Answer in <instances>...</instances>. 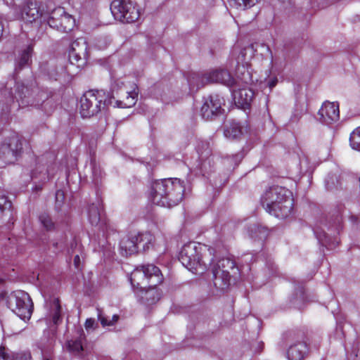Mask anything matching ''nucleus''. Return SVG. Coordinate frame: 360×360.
I'll list each match as a JSON object with an SVG mask.
<instances>
[{"instance_id": "nucleus-13", "label": "nucleus", "mask_w": 360, "mask_h": 360, "mask_svg": "<svg viewBox=\"0 0 360 360\" xmlns=\"http://www.w3.org/2000/svg\"><path fill=\"white\" fill-rule=\"evenodd\" d=\"M15 93L17 95L13 96L12 92L8 91L6 88L1 90L0 97L4 96V101L6 104V109H8V105L14 102V99H16L19 107L21 108L32 105V103H30V90L23 83H16Z\"/></svg>"}, {"instance_id": "nucleus-47", "label": "nucleus", "mask_w": 360, "mask_h": 360, "mask_svg": "<svg viewBox=\"0 0 360 360\" xmlns=\"http://www.w3.org/2000/svg\"><path fill=\"white\" fill-rule=\"evenodd\" d=\"M59 193H60V191H57L56 195H58Z\"/></svg>"}, {"instance_id": "nucleus-20", "label": "nucleus", "mask_w": 360, "mask_h": 360, "mask_svg": "<svg viewBox=\"0 0 360 360\" xmlns=\"http://www.w3.org/2000/svg\"><path fill=\"white\" fill-rule=\"evenodd\" d=\"M141 293V299L148 304H153L157 302L161 297L162 293L157 286L147 287ZM139 296V294L138 295Z\"/></svg>"}, {"instance_id": "nucleus-43", "label": "nucleus", "mask_w": 360, "mask_h": 360, "mask_svg": "<svg viewBox=\"0 0 360 360\" xmlns=\"http://www.w3.org/2000/svg\"><path fill=\"white\" fill-rule=\"evenodd\" d=\"M264 47H265L266 52L269 54V56L271 57V58H273L272 52H271L270 48L269 47V46L264 45Z\"/></svg>"}, {"instance_id": "nucleus-48", "label": "nucleus", "mask_w": 360, "mask_h": 360, "mask_svg": "<svg viewBox=\"0 0 360 360\" xmlns=\"http://www.w3.org/2000/svg\"><path fill=\"white\" fill-rule=\"evenodd\" d=\"M2 280L0 278V283H1Z\"/></svg>"}, {"instance_id": "nucleus-27", "label": "nucleus", "mask_w": 360, "mask_h": 360, "mask_svg": "<svg viewBox=\"0 0 360 360\" xmlns=\"http://www.w3.org/2000/svg\"><path fill=\"white\" fill-rule=\"evenodd\" d=\"M33 51L32 46H28L26 49H25L19 58L18 62V68L20 70L22 69L25 65L28 64V62L31 58V53Z\"/></svg>"}, {"instance_id": "nucleus-14", "label": "nucleus", "mask_w": 360, "mask_h": 360, "mask_svg": "<svg viewBox=\"0 0 360 360\" xmlns=\"http://www.w3.org/2000/svg\"><path fill=\"white\" fill-rule=\"evenodd\" d=\"M294 337L297 340L289 347L287 351V357L288 360H302L309 352L308 339L304 332L302 330L295 333Z\"/></svg>"}, {"instance_id": "nucleus-12", "label": "nucleus", "mask_w": 360, "mask_h": 360, "mask_svg": "<svg viewBox=\"0 0 360 360\" xmlns=\"http://www.w3.org/2000/svg\"><path fill=\"white\" fill-rule=\"evenodd\" d=\"M236 266L235 262L229 258H222L213 265V283L216 288L224 289L230 283V270Z\"/></svg>"}, {"instance_id": "nucleus-41", "label": "nucleus", "mask_w": 360, "mask_h": 360, "mask_svg": "<svg viewBox=\"0 0 360 360\" xmlns=\"http://www.w3.org/2000/svg\"><path fill=\"white\" fill-rule=\"evenodd\" d=\"M277 79L276 78H274V79L271 80L269 83V87L271 89L273 87H274L276 84H277Z\"/></svg>"}, {"instance_id": "nucleus-38", "label": "nucleus", "mask_w": 360, "mask_h": 360, "mask_svg": "<svg viewBox=\"0 0 360 360\" xmlns=\"http://www.w3.org/2000/svg\"><path fill=\"white\" fill-rule=\"evenodd\" d=\"M98 318H99L101 323L102 324L103 326H112V322L108 321L106 318L103 317L101 315H99Z\"/></svg>"}, {"instance_id": "nucleus-26", "label": "nucleus", "mask_w": 360, "mask_h": 360, "mask_svg": "<svg viewBox=\"0 0 360 360\" xmlns=\"http://www.w3.org/2000/svg\"><path fill=\"white\" fill-rule=\"evenodd\" d=\"M39 219L41 225L46 231H51L55 230V223L52 221L50 215L46 212L41 213L39 217Z\"/></svg>"}, {"instance_id": "nucleus-21", "label": "nucleus", "mask_w": 360, "mask_h": 360, "mask_svg": "<svg viewBox=\"0 0 360 360\" xmlns=\"http://www.w3.org/2000/svg\"><path fill=\"white\" fill-rule=\"evenodd\" d=\"M88 44L84 38H78L70 45V50L77 52L82 56H88Z\"/></svg>"}, {"instance_id": "nucleus-31", "label": "nucleus", "mask_w": 360, "mask_h": 360, "mask_svg": "<svg viewBox=\"0 0 360 360\" xmlns=\"http://www.w3.org/2000/svg\"><path fill=\"white\" fill-rule=\"evenodd\" d=\"M244 70L243 72H241V76L239 75L240 74V67L238 66L236 70V74L237 77L242 81L244 84H249L252 82L251 74L248 70V68H245L243 67Z\"/></svg>"}, {"instance_id": "nucleus-11", "label": "nucleus", "mask_w": 360, "mask_h": 360, "mask_svg": "<svg viewBox=\"0 0 360 360\" xmlns=\"http://www.w3.org/2000/svg\"><path fill=\"white\" fill-rule=\"evenodd\" d=\"M45 20L50 27L62 32L68 33L75 26V18L61 6L53 8L47 14Z\"/></svg>"}, {"instance_id": "nucleus-24", "label": "nucleus", "mask_w": 360, "mask_h": 360, "mask_svg": "<svg viewBox=\"0 0 360 360\" xmlns=\"http://www.w3.org/2000/svg\"><path fill=\"white\" fill-rule=\"evenodd\" d=\"M214 115L221 112L222 98L217 94L210 95L208 98Z\"/></svg>"}, {"instance_id": "nucleus-1", "label": "nucleus", "mask_w": 360, "mask_h": 360, "mask_svg": "<svg viewBox=\"0 0 360 360\" xmlns=\"http://www.w3.org/2000/svg\"><path fill=\"white\" fill-rule=\"evenodd\" d=\"M185 186L178 178H168L152 183L149 199L154 205L171 207L177 205L184 198Z\"/></svg>"}, {"instance_id": "nucleus-8", "label": "nucleus", "mask_w": 360, "mask_h": 360, "mask_svg": "<svg viewBox=\"0 0 360 360\" xmlns=\"http://www.w3.org/2000/svg\"><path fill=\"white\" fill-rule=\"evenodd\" d=\"M136 87H129L124 82L117 79L112 87V98L115 101V106L120 108H127L134 106L138 97Z\"/></svg>"}, {"instance_id": "nucleus-30", "label": "nucleus", "mask_w": 360, "mask_h": 360, "mask_svg": "<svg viewBox=\"0 0 360 360\" xmlns=\"http://www.w3.org/2000/svg\"><path fill=\"white\" fill-rule=\"evenodd\" d=\"M201 115L203 118L206 120H209L214 115L213 111L211 108V104H210V101L208 98H207L204 103L202 104L200 109Z\"/></svg>"}, {"instance_id": "nucleus-40", "label": "nucleus", "mask_w": 360, "mask_h": 360, "mask_svg": "<svg viewBox=\"0 0 360 360\" xmlns=\"http://www.w3.org/2000/svg\"><path fill=\"white\" fill-rule=\"evenodd\" d=\"M74 265L77 269L80 268V257L78 255H75L74 257Z\"/></svg>"}, {"instance_id": "nucleus-15", "label": "nucleus", "mask_w": 360, "mask_h": 360, "mask_svg": "<svg viewBox=\"0 0 360 360\" xmlns=\"http://www.w3.org/2000/svg\"><path fill=\"white\" fill-rule=\"evenodd\" d=\"M14 312L22 320L30 319L33 311V302L29 294L21 291L15 296Z\"/></svg>"}, {"instance_id": "nucleus-2", "label": "nucleus", "mask_w": 360, "mask_h": 360, "mask_svg": "<svg viewBox=\"0 0 360 360\" xmlns=\"http://www.w3.org/2000/svg\"><path fill=\"white\" fill-rule=\"evenodd\" d=\"M215 257V250L209 245L194 243L185 244L179 255L180 262L189 271L201 274L212 265Z\"/></svg>"}, {"instance_id": "nucleus-42", "label": "nucleus", "mask_w": 360, "mask_h": 360, "mask_svg": "<svg viewBox=\"0 0 360 360\" xmlns=\"http://www.w3.org/2000/svg\"><path fill=\"white\" fill-rule=\"evenodd\" d=\"M4 32V25L1 18H0V38L2 37Z\"/></svg>"}, {"instance_id": "nucleus-3", "label": "nucleus", "mask_w": 360, "mask_h": 360, "mask_svg": "<svg viewBox=\"0 0 360 360\" xmlns=\"http://www.w3.org/2000/svg\"><path fill=\"white\" fill-rule=\"evenodd\" d=\"M261 203L270 214L285 219L292 212L294 199L290 190L283 186H273L266 190L262 196Z\"/></svg>"}, {"instance_id": "nucleus-45", "label": "nucleus", "mask_w": 360, "mask_h": 360, "mask_svg": "<svg viewBox=\"0 0 360 360\" xmlns=\"http://www.w3.org/2000/svg\"><path fill=\"white\" fill-rule=\"evenodd\" d=\"M351 219H352L353 221L356 222V221H357V217H354V216H352Z\"/></svg>"}, {"instance_id": "nucleus-36", "label": "nucleus", "mask_w": 360, "mask_h": 360, "mask_svg": "<svg viewBox=\"0 0 360 360\" xmlns=\"http://www.w3.org/2000/svg\"><path fill=\"white\" fill-rule=\"evenodd\" d=\"M11 202L5 195L0 196V211L3 212L6 208H10Z\"/></svg>"}, {"instance_id": "nucleus-9", "label": "nucleus", "mask_w": 360, "mask_h": 360, "mask_svg": "<svg viewBox=\"0 0 360 360\" xmlns=\"http://www.w3.org/2000/svg\"><path fill=\"white\" fill-rule=\"evenodd\" d=\"M110 11L115 19L123 23H132L140 17L138 5L131 0H113Z\"/></svg>"}, {"instance_id": "nucleus-29", "label": "nucleus", "mask_w": 360, "mask_h": 360, "mask_svg": "<svg viewBox=\"0 0 360 360\" xmlns=\"http://www.w3.org/2000/svg\"><path fill=\"white\" fill-rule=\"evenodd\" d=\"M225 134L226 136L236 139L242 134V127L240 124L233 123L225 130Z\"/></svg>"}, {"instance_id": "nucleus-25", "label": "nucleus", "mask_w": 360, "mask_h": 360, "mask_svg": "<svg viewBox=\"0 0 360 360\" xmlns=\"http://www.w3.org/2000/svg\"><path fill=\"white\" fill-rule=\"evenodd\" d=\"M88 217L89 222L92 225L98 224L101 219V214L98 207L96 205L91 204L89 205L88 209Z\"/></svg>"}, {"instance_id": "nucleus-46", "label": "nucleus", "mask_w": 360, "mask_h": 360, "mask_svg": "<svg viewBox=\"0 0 360 360\" xmlns=\"http://www.w3.org/2000/svg\"><path fill=\"white\" fill-rule=\"evenodd\" d=\"M43 360H51V359L49 358H44Z\"/></svg>"}, {"instance_id": "nucleus-6", "label": "nucleus", "mask_w": 360, "mask_h": 360, "mask_svg": "<svg viewBox=\"0 0 360 360\" xmlns=\"http://www.w3.org/2000/svg\"><path fill=\"white\" fill-rule=\"evenodd\" d=\"M188 83L191 89H193L195 87L200 89L208 83H221L233 88L236 84V81L229 71L215 70L205 75L192 73L188 77Z\"/></svg>"}, {"instance_id": "nucleus-7", "label": "nucleus", "mask_w": 360, "mask_h": 360, "mask_svg": "<svg viewBox=\"0 0 360 360\" xmlns=\"http://www.w3.org/2000/svg\"><path fill=\"white\" fill-rule=\"evenodd\" d=\"M13 9L16 18L27 22L46 17L41 2L37 0H13Z\"/></svg>"}, {"instance_id": "nucleus-34", "label": "nucleus", "mask_w": 360, "mask_h": 360, "mask_svg": "<svg viewBox=\"0 0 360 360\" xmlns=\"http://www.w3.org/2000/svg\"><path fill=\"white\" fill-rule=\"evenodd\" d=\"M56 305V310L53 315V321L55 324H57L58 321L61 318V307L58 299L54 301Z\"/></svg>"}, {"instance_id": "nucleus-10", "label": "nucleus", "mask_w": 360, "mask_h": 360, "mask_svg": "<svg viewBox=\"0 0 360 360\" xmlns=\"http://www.w3.org/2000/svg\"><path fill=\"white\" fill-rule=\"evenodd\" d=\"M22 150L21 138L15 131H11L0 145L1 166L13 163Z\"/></svg>"}, {"instance_id": "nucleus-22", "label": "nucleus", "mask_w": 360, "mask_h": 360, "mask_svg": "<svg viewBox=\"0 0 360 360\" xmlns=\"http://www.w3.org/2000/svg\"><path fill=\"white\" fill-rule=\"evenodd\" d=\"M68 57L70 63L75 65L78 68L83 66L86 63L88 58V56H82L78 54L77 52L71 50H69Z\"/></svg>"}, {"instance_id": "nucleus-33", "label": "nucleus", "mask_w": 360, "mask_h": 360, "mask_svg": "<svg viewBox=\"0 0 360 360\" xmlns=\"http://www.w3.org/2000/svg\"><path fill=\"white\" fill-rule=\"evenodd\" d=\"M68 347L70 351L73 352H80L83 350V347L81 340H70L68 342Z\"/></svg>"}, {"instance_id": "nucleus-4", "label": "nucleus", "mask_w": 360, "mask_h": 360, "mask_svg": "<svg viewBox=\"0 0 360 360\" xmlns=\"http://www.w3.org/2000/svg\"><path fill=\"white\" fill-rule=\"evenodd\" d=\"M130 283L134 291L139 295L147 287L158 286L163 281V275L157 266L154 264H146L137 266L131 274Z\"/></svg>"}, {"instance_id": "nucleus-35", "label": "nucleus", "mask_w": 360, "mask_h": 360, "mask_svg": "<svg viewBox=\"0 0 360 360\" xmlns=\"http://www.w3.org/2000/svg\"><path fill=\"white\" fill-rule=\"evenodd\" d=\"M15 360H32L30 351L16 353Z\"/></svg>"}, {"instance_id": "nucleus-17", "label": "nucleus", "mask_w": 360, "mask_h": 360, "mask_svg": "<svg viewBox=\"0 0 360 360\" xmlns=\"http://www.w3.org/2000/svg\"><path fill=\"white\" fill-rule=\"evenodd\" d=\"M138 250H149L155 241V236L150 231L134 233Z\"/></svg>"}, {"instance_id": "nucleus-28", "label": "nucleus", "mask_w": 360, "mask_h": 360, "mask_svg": "<svg viewBox=\"0 0 360 360\" xmlns=\"http://www.w3.org/2000/svg\"><path fill=\"white\" fill-rule=\"evenodd\" d=\"M349 143L353 149L360 151V127L356 128L351 133Z\"/></svg>"}, {"instance_id": "nucleus-32", "label": "nucleus", "mask_w": 360, "mask_h": 360, "mask_svg": "<svg viewBox=\"0 0 360 360\" xmlns=\"http://www.w3.org/2000/svg\"><path fill=\"white\" fill-rule=\"evenodd\" d=\"M16 353L10 352L4 345L0 346V359L3 360H15Z\"/></svg>"}, {"instance_id": "nucleus-18", "label": "nucleus", "mask_w": 360, "mask_h": 360, "mask_svg": "<svg viewBox=\"0 0 360 360\" xmlns=\"http://www.w3.org/2000/svg\"><path fill=\"white\" fill-rule=\"evenodd\" d=\"M134 238V233H131L127 237L121 240L120 246L122 255L127 257L138 252L136 242Z\"/></svg>"}, {"instance_id": "nucleus-44", "label": "nucleus", "mask_w": 360, "mask_h": 360, "mask_svg": "<svg viewBox=\"0 0 360 360\" xmlns=\"http://www.w3.org/2000/svg\"><path fill=\"white\" fill-rule=\"evenodd\" d=\"M118 319H119V316L115 314V315H113L112 320L110 321L112 322V325H113L115 322H117L118 321Z\"/></svg>"}, {"instance_id": "nucleus-19", "label": "nucleus", "mask_w": 360, "mask_h": 360, "mask_svg": "<svg viewBox=\"0 0 360 360\" xmlns=\"http://www.w3.org/2000/svg\"><path fill=\"white\" fill-rule=\"evenodd\" d=\"M234 99L243 107L249 106L254 97V92L248 88L233 89Z\"/></svg>"}, {"instance_id": "nucleus-16", "label": "nucleus", "mask_w": 360, "mask_h": 360, "mask_svg": "<svg viewBox=\"0 0 360 360\" xmlns=\"http://www.w3.org/2000/svg\"><path fill=\"white\" fill-rule=\"evenodd\" d=\"M320 121L326 124L338 122L340 119L339 104L336 102L325 101L318 112Z\"/></svg>"}, {"instance_id": "nucleus-39", "label": "nucleus", "mask_w": 360, "mask_h": 360, "mask_svg": "<svg viewBox=\"0 0 360 360\" xmlns=\"http://www.w3.org/2000/svg\"><path fill=\"white\" fill-rule=\"evenodd\" d=\"M94 319H87L85 321L84 326L86 330L91 328L94 325Z\"/></svg>"}, {"instance_id": "nucleus-5", "label": "nucleus", "mask_w": 360, "mask_h": 360, "mask_svg": "<svg viewBox=\"0 0 360 360\" xmlns=\"http://www.w3.org/2000/svg\"><path fill=\"white\" fill-rule=\"evenodd\" d=\"M110 102V95L104 90L91 89L79 99V110L83 118H90L104 110Z\"/></svg>"}, {"instance_id": "nucleus-23", "label": "nucleus", "mask_w": 360, "mask_h": 360, "mask_svg": "<svg viewBox=\"0 0 360 360\" xmlns=\"http://www.w3.org/2000/svg\"><path fill=\"white\" fill-rule=\"evenodd\" d=\"M231 6L245 10L253 6L257 0H228Z\"/></svg>"}, {"instance_id": "nucleus-37", "label": "nucleus", "mask_w": 360, "mask_h": 360, "mask_svg": "<svg viewBox=\"0 0 360 360\" xmlns=\"http://www.w3.org/2000/svg\"><path fill=\"white\" fill-rule=\"evenodd\" d=\"M53 248L58 251H63L66 248L65 242H56L53 243Z\"/></svg>"}]
</instances>
